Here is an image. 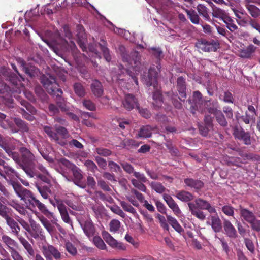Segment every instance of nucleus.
I'll use <instances>...</instances> for the list:
<instances>
[{
  "instance_id": "nucleus-1",
  "label": "nucleus",
  "mask_w": 260,
  "mask_h": 260,
  "mask_svg": "<svg viewBox=\"0 0 260 260\" xmlns=\"http://www.w3.org/2000/svg\"><path fill=\"white\" fill-rule=\"evenodd\" d=\"M0 147L3 148L7 153L8 155L20 167H24L25 166H32L35 159L34 154L25 147H20L19 151L21 154L14 151L15 147L10 146L8 143L0 134Z\"/></svg>"
},
{
  "instance_id": "nucleus-2",
  "label": "nucleus",
  "mask_w": 260,
  "mask_h": 260,
  "mask_svg": "<svg viewBox=\"0 0 260 260\" xmlns=\"http://www.w3.org/2000/svg\"><path fill=\"white\" fill-rule=\"evenodd\" d=\"M18 74L19 77L10 69L5 67L0 68V78L10 82L11 84V86L10 87L12 89V94L17 99H20L16 94H20L23 90L24 86L22 81L24 80V78L19 73Z\"/></svg>"
},
{
  "instance_id": "nucleus-3",
  "label": "nucleus",
  "mask_w": 260,
  "mask_h": 260,
  "mask_svg": "<svg viewBox=\"0 0 260 260\" xmlns=\"http://www.w3.org/2000/svg\"><path fill=\"white\" fill-rule=\"evenodd\" d=\"M119 51L123 62H126L129 68L132 67L137 74L140 71L139 65L141 64V56L138 51H133L128 54L125 48L123 46H120Z\"/></svg>"
},
{
  "instance_id": "nucleus-4",
  "label": "nucleus",
  "mask_w": 260,
  "mask_h": 260,
  "mask_svg": "<svg viewBox=\"0 0 260 260\" xmlns=\"http://www.w3.org/2000/svg\"><path fill=\"white\" fill-rule=\"evenodd\" d=\"M8 185L12 186L16 195L25 203L26 207H30V204L35 197L30 190L24 187L18 181L10 180Z\"/></svg>"
},
{
  "instance_id": "nucleus-5",
  "label": "nucleus",
  "mask_w": 260,
  "mask_h": 260,
  "mask_svg": "<svg viewBox=\"0 0 260 260\" xmlns=\"http://www.w3.org/2000/svg\"><path fill=\"white\" fill-rule=\"evenodd\" d=\"M41 83L50 94L60 97L62 94V90L59 88V85L53 76L43 75L41 79Z\"/></svg>"
},
{
  "instance_id": "nucleus-6",
  "label": "nucleus",
  "mask_w": 260,
  "mask_h": 260,
  "mask_svg": "<svg viewBox=\"0 0 260 260\" xmlns=\"http://www.w3.org/2000/svg\"><path fill=\"white\" fill-rule=\"evenodd\" d=\"M161 66L158 62L157 65L151 67L149 69L148 75H144L142 77V81L148 87L153 86L155 87L157 85V78L158 74L161 72Z\"/></svg>"
},
{
  "instance_id": "nucleus-7",
  "label": "nucleus",
  "mask_w": 260,
  "mask_h": 260,
  "mask_svg": "<svg viewBox=\"0 0 260 260\" xmlns=\"http://www.w3.org/2000/svg\"><path fill=\"white\" fill-rule=\"evenodd\" d=\"M195 47L202 52H215L219 47V43L217 41L212 39L207 40L201 38L197 40Z\"/></svg>"
},
{
  "instance_id": "nucleus-8",
  "label": "nucleus",
  "mask_w": 260,
  "mask_h": 260,
  "mask_svg": "<svg viewBox=\"0 0 260 260\" xmlns=\"http://www.w3.org/2000/svg\"><path fill=\"white\" fill-rule=\"evenodd\" d=\"M187 102L190 105L189 110L193 114H195L197 111L203 113V95L199 91H193L192 99H188Z\"/></svg>"
},
{
  "instance_id": "nucleus-9",
  "label": "nucleus",
  "mask_w": 260,
  "mask_h": 260,
  "mask_svg": "<svg viewBox=\"0 0 260 260\" xmlns=\"http://www.w3.org/2000/svg\"><path fill=\"white\" fill-rule=\"evenodd\" d=\"M50 203L54 207H57L60 214L62 220L68 224H72V220L69 217L67 207L64 204L63 201L60 199H49Z\"/></svg>"
},
{
  "instance_id": "nucleus-10",
  "label": "nucleus",
  "mask_w": 260,
  "mask_h": 260,
  "mask_svg": "<svg viewBox=\"0 0 260 260\" xmlns=\"http://www.w3.org/2000/svg\"><path fill=\"white\" fill-rule=\"evenodd\" d=\"M3 170L0 169V172L2 174L0 176L6 180L8 184L10 180L18 181L15 180V178H19V174L14 168L9 165L7 162L3 167Z\"/></svg>"
},
{
  "instance_id": "nucleus-11",
  "label": "nucleus",
  "mask_w": 260,
  "mask_h": 260,
  "mask_svg": "<svg viewBox=\"0 0 260 260\" xmlns=\"http://www.w3.org/2000/svg\"><path fill=\"white\" fill-rule=\"evenodd\" d=\"M233 135L236 139L242 141L245 145L251 144L250 135L248 132H246L241 127L235 126L233 128Z\"/></svg>"
},
{
  "instance_id": "nucleus-12",
  "label": "nucleus",
  "mask_w": 260,
  "mask_h": 260,
  "mask_svg": "<svg viewBox=\"0 0 260 260\" xmlns=\"http://www.w3.org/2000/svg\"><path fill=\"white\" fill-rule=\"evenodd\" d=\"M18 100L20 102L21 105L25 107L26 109L30 113V114H29L26 112L24 109L21 108L20 110L21 112H20L23 117L30 121H33L35 119V117L33 115L36 114L37 112L36 109L30 103L24 100L19 99Z\"/></svg>"
},
{
  "instance_id": "nucleus-13",
  "label": "nucleus",
  "mask_w": 260,
  "mask_h": 260,
  "mask_svg": "<svg viewBox=\"0 0 260 260\" xmlns=\"http://www.w3.org/2000/svg\"><path fill=\"white\" fill-rule=\"evenodd\" d=\"M43 253L46 260H60L61 253L52 245L43 247Z\"/></svg>"
},
{
  "instance_id": "nucleus-14",
  "label": "nucleus",
  "mask_w": 260,
  "mask_h": 260,
  "mask_svg": "<svg viewBox=\"0 0 260 260\" xmlns=\"http://www.w3.org/2000/svg\"><path fill=\"white\" fill-rule=\"evenodd\" d=\"M102 237L106 243L113 248L124 250L125 246L121 242H118L108 232L104 231L102 233Z\"/></svg>"
},
{
  "instance_id": "nucleus-15",
  "label": "nucleus",
  "mask_w": 260,
  "mask_h": 260,
  "mask_svg": "<svg viewBox=\"0 0 260 260\" xmlns=\"http://www.w3.org/2000/svg\"><path fill=\"white\" fill-rule=\"evenodd\" d=\"M71 171L73 175V180L75 184L81 188H85L86 183L82 180L83 176L81 170L74 165L71 168Z\"/></svg>"
},
{
  "instance_id": "nucleus-16",
  "label": "nucleus",
  "mask_w": 260,
  "mask_h": 260,
  "mask_svg": "<svg viewBox=\"0 0 260 260\" xmlns=\"http://www.w3.org/2000/svg\"><path fill=\"white\" fill-rule=\"evenodd\" d=\"M122 105L127 110H131L139 106L137 99L134 95L131 94L125 95L122 101Z\"/></svg>"
},
{
  "instance_id": "nucleus-17",
  "label": "nucleus",
  "mask_w": 260,
  "mask_h": 260,
  "mask_svg": "<svg viewBox=\"0 0 260 260\" xmlns=\"http://www.w3.org/2000/svg\"><path fill=\"white\" fill-rule=\"evenodd\" d=\"M153 102L152 104L155 110H158L162 107L164 103L162 92L159 89H156L152 94Z\"/></svg>"
},
{
  "instance_id": "nucleus-18",
  "label": "nucleus",
  "mask_w": 260,
  "mask_h": 260,
  "mask_svg": "<svg viewBox=\"0 0 260 260\" xmlns=\"http://www.w3.org/2000/svg\"><path fill=\"white\" fill-rule=\"evenodd\" d=\"M163 199L176 215L179 216L181 213V211L178 204L170 195L164 193Z\"/></svg>"
},
{
  "instance_id": "nucleus-19",
  "label": "nucleus",
  "mask_w": 260,
  "mask_h": 260,
  "mask_svg": "<svg viewBox=\"0 0 260 260\" xmlns=\"http://www.w3.org/2000/svg\"><path fill=\"white\" fill-rule=\"evenodd\" d=\"M195 205L197 208L201 210H206L210 213H215L216 210L214 207H212L211 204L206 200H203L201 198H197L194 201Z\"/></svg>"
},
{
  "instance_id": "nucleus-20",
  "label": "nucleus",
  "mask_w": 260,
  "mask_h": 260,
  "mask_svg": "<svg viewBox=\"0 0 260 260\" xmlns=\"http://www.w3.org/2000/svg\"><path fill=\"white\" fill-rule=\"evenodd\" d=\"M177 89L179 94V99L182 101V98L186 97V87L185 79L182 76L178 77L177 79Z\"/></svg>"
},
{
  "instance_id": "nucleus-21",
  "label": "nucleus",
  "mask_w": 260,
  "mask_h": 260,
  "mask_svg": "<svg viewBox=\"0 0 260 260\" xmlns=\"http://www.w3.org/2000/svg\"><path fill=\"white\" fill-rule=\"evenodd\" d=\"M90 88L93 95L97 97H101L104 93V88L101 82L98 80H93L90 85Z\"/></svg>"
},
{
  "instance_id": "nucleus-22",
  "label": "nucleus",
  "mask_w": 260,
  "mask_h": 260,
  "mask_svg": "<svg viewBox=\"0 0 260 260\" xmlns=\"http://www.w3.org/2000/svg\"><path fill=\"white\" fill-rule=\"evenodd\" d=\"M80 224L84 233L88 238L94 236L95 232V228L91 220H86L83 223H80Z\"/></svg>"
},
{
  "instance_id": "nucleus-23",
  "label": "nucleus",
  "mask_w": 260,
  "mask_h": 260,
  "mask_svg": "<svg viewBox=\"0 0 260 260\" xmlns=\"http://www.w3.org/2000/svg\"><path fill=\"white\" fill-rule=\"evenodd\" d=\"M30 229L28 233L35 239H38L43 236V230L41 226L35 221H30Z\"/></svg>"
},
{
  "instance_id": "nucleus-24",
  "label": "nucleus",
  "mask_w": 260,
  "mask_h": 260,
  "mask_svg": "<svg viewBox=\"0 0 260 260\" xmlns=\"http://www.w3.org/2000/svg\"><path fill=\"white\" fill-rule=\"evenodd\" d=\"M223 228L226 235L231 238H236L237 237V231L231 222L226 219L223 221Z\"/></svg>"
},
{
  "instance_id": "nucleus-25",
  "label": "nucleus",
  "mask_w": 260,
  "mask_h": 260,
  "mask_svg": "<svg viewBox=\"0 0 260 260\" xmlns=\"http://www.w3.org/2000/svg\"><path fill=\"white\" fill-rule=\"evenodd\" d=\"M184 182L187 186L193 188L197 190H200L204 185L203 182L201 180L190 178L184 179Z\"/></svg>"
},
{
  "instance_id": "nucleus-26",
  "label": "nucleus",
  "mask_w": 260,
  "mask_h": 260,
  "mask_svg": "<svg viewBox=\"0 0 260 260\" xmlns=\"http://www.w3.org/2000/svg\"><path fill=\"white\" fill-rule=\"evenodd\" d=\"M175 197L183 202L191 203L193 200L194 196L190 192L185 190H179L176 192Z\"/></svg>"
},
{
  "instance_id": "nucleus-27",
  "label": "nucleus",
  "mask_w": 260,
  "mask_h": 260,
  "mask_svg": "<svg viewBox=\"0 0 260 260\" xmlns=\"http://www.w3.org/2000/svg\"><path fill=\"white\" fill-rule=\"evenodd\" d=\"M188 206L191 214L200 219L203 221L206 219V215L202 210L197 208L195 204L193 203H188Z\"/></svg>"
},
{
  "instance_id": "nucleus-28",
  "label": "nucleus",
  "mask_w": 260,
  "mask_h": 260,
  "mask_svg": "<svg viewBox=\"0 0 260 260\" xmlns=\"http://www.w3.org/2000/svg\"><path fill=\"white\" fill-rule=\"evenodd\" d=\"M256 47L252 44L243 48L239 51V56L243 58H250L255 52Z\"/></svg>"
},
{
  "instance_id": "nucleus-29",
  "label": "nucleus",
  "mask_w": 260,
  "mask_h": 260,
  "mask_svg": "<svg viewBox=\"0 0 260 260\" xmlns=\"http://www.w3.org/2000/svg\"><path fill=\"white\" fill-rule=\"evenodd\" d=\"M30 207H37L41 212L47 216L51 214V213L48 210L45 204L41 202L36 197L30 204Z\"/></svg>"
},
{
  "instance_id": "nucleus-30",
  "label": "nucleus",
  "mask_w": 260,
  "mask_h": 260,
  "mask_svg": "<svg viewBox=\"0 0 260 260\" xmlns=\"http://www.w3.org/2000/svg\"><path fill=\"white\" fill-rule=\"evenodd\" d=\"M30 207H37L41 212L47 216L51 214V213L48 210L45 204L41 202L36 197L30 204Z\"/></svg>"
},
{
  "instance_id": "nucleus-31",
  "label": "nucleus",
  "mask_w": 260,
  "mask_h": 260,
  "mask_svg": "<svg viewBox=\"0 0 260 260\" xmlns=\"http://www.w3.org/2000/svg\"><path fill=\"white\" fill-rule=\"evenodd\" d=\"M7 225L11 228L12 233L16 237L19 236L20 228L18 223L10 216L5 219Z\"/></svg>"
},
{
  "instance_id": "nucleus-32",
  "label": "nucleus",
  "mask_w": 260,
  "mask_h": 260,
  "mask_svg": "<svg viewBox=\"0 0 260 260\" xmlns=\"http://www.w3.org/2000/svg\"><path fill=\"white\" fill-rule=\"evenodd\" d=\"M240 215L243 219L248 223L251 222L254 219L255 216L254 214L249 210L240 206Z\"/></svg>"
},
{
  "instance_id": "nucleus-33",
  "label": "nucleus",
  "mask_w": 260,
  "mask_h": 260,
  "mask_svg": "<svg viewBox=\"0 0 260 260\" xmlns=\"http://www.w3.org/2000/svg\"><path fill=\"white\" fill-rule=\"evenodd\" d=\"M211 226L214 231L216 233L219 232L222 229V224L220 219L217 215L211 216Z\"/></svg>"
},
{
  "instance_id": "nucleus-34",
  "label": "nucleus",
  "mask_w": 260,
  "mask_h": 260,
  "mask_svg": "<svg viewBox=\"0 0 260 260\" xmlns=\"http://www.w3.org/2000/svg\"><path fill=\"white\" fill-rule=\"evenodd\" d=\"M20 242L23 246L24 248L26 250L29 255L34 256L35 255V251L31 244L22 236L21 235L17 237Z\"/></svg>"
},
{
  "instance_id": "nucleus-35",
  "label": "nucleus",
  "mask_w": 260,
  "mask_h": 260,
  "mask_svg": "<svg viewBox=\"0 0 260 260\" xmlns=\"http://www.w3.org/2000/svg\"><path fill=\"white\" fill-rule=\"evenodd\" d=\"M100 41L101 42L99 43V45L103 52V56L106 60L109 62L111 59V57L109 53V50L106 47L107 42L103 39H101Z\"/></svg>"
},
{
  "instance_id": "nucleus-36",
  "label": "nucleus",
  "mask_w": 260,
  "mask_h": 260,
  "mask_svg": "<svg viewBox=\"0 0 260 260\" xmlns=\"http://www.w3.org/2000/svg\"><path fill=\"white\" fill-rule=\"evenodd\" d=\"M122 145L123 148L131 149L137 148L139 146L140 143L134 139L125 138L122 141Z\"/></svg>"
},
{
  "instance_id": "nucleus-37",
  "label": "nucleus",
  "mask_w": 260,
  "mask_h": 260,
  "mask_svg": "<svg viewBox=\"0 0 260 260\" xmlns=\"http://www.w3.org/2000/svg\"><path fill=\"white\" fill-rule=\"evenodd\" d=\"M36 187L44 199H47L49 197V194L51 193L50 187L47 185H42L37 184Z\"/></svg>"
},
{
  "instance_id": "nucleus-38",
  "label": "nucleus",
  "mask_w": 260,
  "mask_h": 260,
  "mask_svg": "<svg viewBox=\"0 0 260 260\" xmlns=\"http://www.w3.org/2000/svg\"><path fill=\"white\" fill-rule=\"evenodd\" d=\"M197 10L199 14L202 16L205 20L210 21V18L208 14V9L203 4H199L197 6Z\"/></svg>"
},
{
  "instance_id": "nucleus-39",
  "label": "nucleus",
  "mask_w": 260,
  "mask_h": 260,
  "mask_svg": "<svg viewBox=\"0 0 260 260\" xmlns=\"http://www.w3.org/2000/svg\"><path fill=\"white\" fill-rule=\"evenodd\" d=\"M246 8L249 13L253 18H256L260 16V9L256 6L253 5L247 4L246 5Z\"/></svg>"
},
{
  "instance_id": "nucleus-40",
  "label": "nucleus",
  "mask_w": 260,
  "mask_h": 260,
  "mask_svg": "<svg viewBox=\"0 0 260 260\" xmlns=\"http://www.w3.org/2000/svg\"><path fill=\"white\" fill-rule=\"evenodd\" d=\"M226 14V13L223 10L217 7L213 8L212 16L214 20L215 21L214 19L222 20Z\"/></svg>"
},
{
  "instance_id": "nucleus-41",
  "label": "nucleus",
  "mask_w": 260,
  "mask_h": 260,
  "mask_svg": "<svg viewBox=\"0 0 260 260\" xmlns=\"http://www.w3.org/2000/svg\"><path fill=\"white\" fill-rule=\"evenodd\" d=\"M14 123L22 132H28L29 127L27 124L19 118H15L14 120Z\"/></svg>"
},
{
  "instance_id": "nucleus-42",
  "label": "nucleus",
  "mask_w": 260,
  "mask_h": 260,
  "mask_svg": "<svg viewBox=\"0 0 260 260\" xmlns=\"http://www.w3.org/2000/svg\"><path fill=\"white\" fill-rule=\"evenodd\" d=\"M186 13L188 18L192 23L194 24H199L200 23V18L194 10H186Z\"/></svg>"
},
{
  "instance_id": "nucleus-43",
  "label": "nucleus",
  "mask_w": 260,
  "mask_h": 260,
  "mask_svg": "<svg viewBox=\"0 0 260 260\" xmlns=\"http://www.w3.org/2000/svg\"><path fill=\"white\" fill-rule=\"evenodd\" d=\"M63 46L64 47L63 49L64 51L71 50L73 53H76V51H77V48L75 44V43L70 41L68 42L66 40H62Z\"/></svg>"
},
{
  "instance_id": "nucleus-44",
  "label": "nucleus",
  "mask_w": 260,
  "mask_h": 260,
  "mask_svg": "<svg viewBox=\"0 0 260 260\" xmlns=\"http://www.w3.org/2000/svg\"><path fill=\"white\" fill-rule=\"evenodd\" d=\"M150 186L152 190L160 194L162 193L166 190V188L158 182L152 181L150 183Z\"/></svg>"
},
{
  "instance_id": "nucleus-45",
  "label": "nucleus",
  "mask_w": 260,
  "mask_h": 260,
  "mask_svg": "<svg viewBox=\"0 0 260 260\" xmlns=\"http://www.w3.org/2000/svg\"><path fill=\"white\" fill-rule=\"evenodd\" d=\"M2 239L3 241L8 246L9 248V251L12 250V249H15L14 247L17 246V243L11 238L10 237L7 235H3L2 237Z\"/></svg>"
},
{
  "instance_id": "nucleus-46",
  "label": "nucleus",
  "mask_w": 260,
  "mask_h": 260,
  "mask_svg": "<svg viewBox=\"0 0 260 260\" xmlns=\"http://www.w3.org/2000/svg\"><path fill=\"white\" fill-rule=\"evenodd\" d=\"M151 129L149 126H144L141 127L138 133V136L142 138H149L151 136Z\"/></svg>"
},
{
  "instance_id": "nucleus-47",
  "label": "nucleus",
  "mask_w": 260,
  "mask_h": 260,
  "mask_svg": "<svg viewBox=\"0 0 260 260\" xmlns=\"http://www.w3.org/2000/svg\"><path fill=\"white\" fill-rule=\"evenodd\" d=\"M3 78H0V94H10L11 96H13V94H12V89L9 86L6 85L3 81H2Z\"/></svg>"
},
{
  "instance_id": "nucleus-48",
  "label": "nucleus",
  "mask_w": 260,
  "mask_h": 260,
  "mask_svg": "<svg viewBox=\"0 0 260 260\" xmlns=\"http://www.w3.org/2000/svg\"><path fill=\"white\" fill-rule=\"evenodd\" d=\"M215 118L216 121L222 127H226L228 126V123L225 118V116L220 111H218V112L216 113Z\"/></svg>"
},
{
  "instance_id": "nucleus-49",
  "label": "nucleus",
  "mask_w": 260,
  "mask_h": 260,
  "mask_svg": "<svg viewBox=\"0 0 260 260\" xmlns=\"http://www.w3.org/2000/svg\"><path fill=\"white\" fill-rule=\"evenodd\" d=\"M168 96H170L172 103L175 108L180 109L182 107L181 103L178 100V97L177 95H175L173 92H168L167 93Z\"/></svg>"
},
{
  "instance_id": "nucleus-50",
  "label": "nucleus",
  "mask_w": 260,
  "mask_h": 260,
  "mask_svg": "<svg viewBox=\"0 0 260 260\" xmlns=\"http://www.w3.org/2000/svg\"><path fill=\"white\" fill-rule=\"evenodd\" d=\"M74 90L78 96L83 97L85 94V88L80 83H76L74 84Z\"/></svg>"
},
{
  "instance_id": "nucleus-51",
  "label": "nucleus",
  "mask_w": 260,
  "mask_h": 260,
  "mask_svg": "<svg viewBox=\"0 0 260 260\" xmlns=\"http://www.w3.org/2000/svg\"><path fill=\"white\" fill-rule=\"evenodd\" d=\"M9 205L13 207L22 215H25L28 212L24 207L14 201H12L11 203H10Z\"/></svg>"
},
{
  "instance_id": "nucleus-52",
  "label": "nucleus",
  "mask_w": 260,
  "mask_h": 260,
  "mask_svg": "<svg viewBox=\"0 0 260 260\" xmlns=\"http://www.w3.org/2000/svg\"><path fill=\"white\" fill-rule=\"evenodd\" d=\"M94 245L100 249H106L107 246L100 236H94L93 238Z\"/></svg>"
},
{
  "instance_id": "nucleus-53",
  "label": "nucleus",
  "mask_w": 260,
  "mask_h": 260,
  "mask_svg": "<svg viewBox=\"0 0 260 260\" xmlns=\"http://www.w3.org/2000/svg\"><path fill=\"white\" fill-rule=\"evenodd\" d=\"M149 51L159 60L163 57L162 51L159 47H151Z\"/></svg>"
},
{
  "instance_id": "nucleus-54",
  "label": "nucleus",
  "mask_w": 260,
  "mask_h": 260,
  "mask_svg": "<svg viewBox=\"0 0 260 260\" xmlns=\"http://www.w3.org/2000/svg\"><path fill=\"white\" fill-rule=\"evenodd\" d=\"M131 182L135 187L138 188L139 190L143 192H146L147 188L146 186L143 184L144 182H142L136 179H132Z\"/></svg>"
},
{
  "instance_id": "nucleus-55",
  "label": "nucleus",
  "mask_w": 260,
  "mask_h": 260,
  "mask_svg": "<svg viewBox=\"0 0 260 260\" xmlns=\"http://www.w3.org/2000/svg\"><path fill=\"white\" fill-rule=\"evenodd\" d=\"M39 219L43 225L49 232H51L53 231V226L47 218L43 216H41L39 217Z\"/></svg>"
},
{
  "instance_id": "nucleus-56",
  "label": "nucleus",
  "mask_w": 260,
  "mask_h": 260,
  "mask_svg": "<svg viewBox=\"0 0 260 260\" xmlns=\"http://www.w3.org/2000/svg\"><path fill=\"white\" fill-rule=\"evenodd\" d=\"M120 204L125 211L131 213L133 214L136 213V209L126 202L124 201H121Z\"/></svg>"
},
{
  "instance_id": "nucleus-57",
  "label": "nucleus",
  "mask_w": 260,
  "mask_h": 260,
  "mask_svg": "<svg viewBox=\"0 0 260 260\" xmlns=\"http://www.w3.org/2000/svg\"><path fill=\"white\" fill-rule=\"evenodd\" d=\"M9 212V208L0 202V216L5 219L10 216Z\"/></svg>"
},
{
  "instance_id": "nucleus-58",
  "label": "nucleus",
  "mask_w": 260,
  "mask_h": 260,
  "mask_svg": "<svg viewBox=\"0 0 260 260\" xmlns=\"http://www.w3.org/2000/svg\"><path fill=\"white\" fill-rule=\"evenodd\" d=\"M110 231L112 232L118 231L120 227V222L117 219H112L109 223Z\"/></svg>"
},
{
  "instance_id": "nucleus-59",
  "label": "nucleus",
  "mask_w": 260,
  "mask_h": 260,
  "mask_svg": "<svg viewBox=\"0 0 260 260\" xmlns=\"http://www.w3.org/2000/svg\"><path fill=\"white\" fill-rule=\"evenodd\" d=\"M95 152L97 153L99 155L104 157L109 156L112 153V152L110 150L103 147H98L95 148Z\"/></svg>"
},
{
  "instance_id": "nucleus-60",
  "label": "nucleus",
  "mask_w": 260,
  "mask_h": 260,
  "mask_svg": "<svg viewBox=\"0 0 260 260\" xmlns=\"http://www.w3.org/2000/svg\"><path fill=\"white\" fill-rule=\"evenodd\" d=\"M83 105L87 109L90 111H95L96 106L95 104L90 100H84L83 101Z\"/></svg>"
},
{
  "instance_id": "nucleus-61",
  "label": "nucleus",
  "mask_w": 260,
  "mask_h": 260,
  "mask_svg": "<svg viewBox=\"0 0 260 260\" xmlns=\"http://www.w3.org/2000/svg\"><path fill=\"white\" fill-rule=\"evenodd\" d=\"M244 243L248 250L252 254L255 252V247L251 240L244 238Z\"/></svg>"
},
{
  "instance_id": "nucleus-62",
  "label": "nucleus",
  "mask_w": 260,
  "mask_h": 260,
  "mask_svg": "<svg viewBox=\"0 0 260 260\" xmlns=\"http://www.w3.org/2000/svg\"><path fill=\"white\" fill-rule=\"evenodd\" d=\"M157 219H158L159 221V223H160V226L165 230L167 231H169V226L167 223V221L166 220V218L159 214H158L157 215Z\"/></svg>"
},
{
  "instance_id": "nucleus-63",
  "label": "nucleus",
  "mask_w": 260,
  "mask_h": 260,
  "mask_svg": "<svg viewBox=\"0 0 260 260\" xmlns=\"http://www.w3.org/2000/svg\"><path fill=\"white\" fill-rule=\"evenodd\" d=\"M84 165L89 171L92 172H95L98 170V167L96 164L91 160H86Z\"/></svg>"
},
{
  "instance_id": "nucleus-64",
  "label": "nucleus",
  "mask_w": 260,
  "mask_h": 260,
  "mask_svg": "<svg viewBox=\"0 0 260 260\" xmlns=\"http://www.w3.org/2000/svg\"><path fill=\"white\" fill-rule=\"evenodd\" d=\"M66 249L67 251L70 253L71 254H72L73 256H75L76 255L77 253V249L73 245V244L70 242H68L66 244Z\"/></svg>"
}]
</instances>
